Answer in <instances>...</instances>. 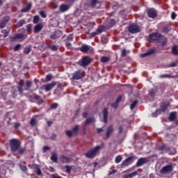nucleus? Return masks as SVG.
<instances>
[{
  "label": "nucleus",
  "mask_w": 178,
  "mask_h": 178,
  "mask_svg": "<svg viewBox=\"0 0 178 178\" xmlns=\"http://www.w3.org/2000/svg\"><path fill=\"white\" fill-rule=\"evenodd\" d=\"M148 40L149 42H161L162 45H165V44H166V38L158 33L149 35Z\"/></svg>",
  "instance_id": "1"
},
{
  "label": "nucleus",
  "mask_w": 178,
  "mask_h": 178,
  "mask_svg": "<svg viewBox=\"0 0 178 178\" xmlns=\"http://www.w3.org/2000/svg\"><path fill=\"white\" fill-rule=\"evenodd\" d=\"M104 147H105V145H104V144H102L101 145H97L93 149H90L85 154V156L89 159L95 158L97 154H98V152H99V150L102 149Z\"/></svg>",
  "instance_id": "2"
},
{
  "label": "nucleus",
  "mask_w": 178,
  "mask_h": 178,
  "mask_svg": "<svg viewBox=\"0 0 178 178\" xmlns=\"http://www.w3.org/2000/svg\"><path fill=\"white\" fill-rule=\"evenodd\" d=\"M21 145L22 143H20V140L16 138L10 140V148L13 152H17V149L20 148Z\"/></svg>",
  "instance_id": "3"
},
{
  "label": "nucleus",
  "mask_w": 178,
  "mask_h": 178,
  "mask_svg": "<svg viewBox=\"0 0 178 178\" xmlns=\"http://www.w3.org/2000/svg\"><path fill=\"white\" fill-rule=\"evenodd\" d=\"M172 172H173V165L172 164L163 167L160 170L161 175H168V173H172Z\"/></svg>",
  "instance_id": "4"
},
{
  "label": "nucleus",
  "mask_w": 178,
  "mask_h": 178,
  "mask_svg": "<svg viewBox=\"0 0 178 178\" xmlns=\"http://www.w3.org/2000/svg\"><path fill=\"white\" fill-rule=\"evenodd\" d=\"M129 31L131 34H136V33H140V31H141V27L138 26V25L136 24H131L129 26Z\"/></svg>",
  "instance_id": "5"
},
{
  "label": "nucleus",
  "mask_w": 178,
  "mask_h": 178,
  "mask_svg": "<svg viewBox=\"0 0 178 178\" xmlns=\"http://www.w3.org/2000/svg\"><path fill=\"white\" fill-rule=\"evenodd\" d=\"M84 76H86L84 71L78 70L72 74V80H80V79H83Z\"/></svg>",
  "instance_id": "6"
},
{
  "label": "nucleus",
  "mask_w": 178,
  "mask_h": 178,
  "mask_svg": "<svg viewBox=\"0 0 178 178\" xmlns=\"http://www.w3.org/2000/svg\"><path fill=\"white\" fill-rule=\"evenodd\" d=\"M56 84H58L56 83V81H54L51 83L44 85V86H42V90H44V91L48 92V91H51V90H52V88H54V87H55V86H56Z\"/></svg>",
  "instance_id": "7"
},
{
  "label": "nucleus",
  "mask_w": 178,
  "mask_h": 178,
  "mask_svg": "<svg viewBox=\"0 0 178 178\" xmlns=\"http://www.w3.org/2000/svg\"><path fill=\"white\" fill-rule=\"evenodd\" d=\"M27 38V35H24L22 33L15 34L14 36L11 37L12 41H16V40H20L23 41Z\"/></svg>",
  "instance_id": "8"
},
{
  "label": "nucleus",
  "mask_w": 178,
  "mask_h": 178,
  "mask_svg": "<svg viewBox=\"0 0 178 178\" xmlns=\"http://www.w3.org/2000/svg\"><path fill=\"white\" fill-rule=\"evenodd\" d=\"M156 10L154 8H149L147 10V16L152 19H155L157 16Z\"/></svg>",
  "instance_id": "9"
},
{
  "label": "nucleus",
  "mask_w": 178,
  "mask_h": 178,
  "mask_svg": "<svg viewBox=\"0 0 178 178\" xmlns=\"http://www.w3.org/2000/svg\"><path fill=\"white\" fill-rule=\"evenodd\" d=\"M91 63V58L88 56H85L81 61V66H88Z\"/></svg>",
  "instance_id": "10"
},
{
  "label": "nucleus",
  "mask_w": 178,
  "mask_h": 178,
  "mask_svg": "<svg viewBox=\"0 0 178 178\" xmlns=\"http://www.w3.org/2000/svg\"><path fill=\"white\" fill-rule=\"evenodd\" d=\"M133 163V156H129L127 159L124 160L122 163V166H129Z\"/></svg>",
  "instance_id": "11"
},
{
  "label": "nucleus",
  "mask_w": 178,
  "mask_h": 178,
  "mask_svg": "<svg viewBox=\"0 0 178 178\" xmlns=\"http://www.w3.org/2000/svg\"><path fill=\"white\" fill-rule=\"evenodd\" d=\"M147 163V159L145 158H140L138 160L136 163L137 168H140V166H143V165H145Z\"/></svg>",
  "instance_id": "12"
},
{
  "label": "nucleus",
  "mask_w": 178,
  "mask_h": 178,
  "mask_svg": "<svg viewBox=\"0 0 178 178\" xmlns=\"http://www.w3.org/2000/svg\"><path fill=\"white\" fill-rule=\"evenodd\" d=\"M113 127L112 125L109 126L107 128V131L106 133V138H109V137L111 136V134H112L113 133Z\"/></svg>",
  "instance_id": "13"
},
{
  "label": "nucleus",
  "mask_w": 178,
  "mask_h": 178,
  "mask_svg": "<svg viewBox=\"0 0 178 178\" xmlns=\"http://www.w3.org/2000/svg\"><path fill=\"white\" fill-rule=\"evenodd\" d=\"M9 22V17H4L0 22V29H3L5 26H6V24Z\"/></svg>",
  "instance_id": "14"
},
{
  "label": "nucleus",
  "mask_w": 178,
  "mask_h": 178,
  "mask_svg": "<svg viewBox=\"0 0 178 178\" xmlns=\"http://www.w3.org/2000/svg\"><path fill=\"white\" fill-rule=\"evenodd\" d=\"M137 175H138V172L135 171L131 174H127V175H122V178H133V177H136Z\"/></svg>",
  "instance_id": "15"
},
{
  "label": "nucleus",
  "mask_w": 178,
  "mask_h": 178,
  "mask_svg": "<svg viewBox=\"0 0 178 178\" xmlns=\"http://www.w3.org/2000/svg\"><path fill=\"white\" fill-rule=\"evenodd\" d=\"M42 24H36L33 28L34 33H40L42 30Z\"/></svg>",
  "instance_id": "16"
},
{
  "label": "nucleus",
  "mask_w": 178,
  "mask_h": 178,
  "mask_svg": "<svg viewBox=\"0 0 178 178\" xmlns=\"http://www.w3.org/2000/svg\"><path fill=\"white\" fill-rule=\"evenodd\" d=\"M70 7H69L66 4H61L60 6V11L62 12L63 13L65 12H67V10H69Z\"/></svg>",
  "instance_id": "17"
},
{
  "label": "nucleus",
  "mask_w": 178,
  "mask_h": 178,
  "mask_svg": "<svg viewBox=\"0 0 178 178\" xmlns=\"http://www.w3.org/2000/svg\"><path fill=\"white\" fill-rule=\"evenodd\" d=\"M60 161L63 162V163H69L70 162V159L66 156H60Z\"/></svg>",
  "instance_id": "18"
},
{
  "label": "nucleus",
  "mask_w": 178,
  "mask_h": 178,
  "mask_svg": "<svg viewBox=\"0 0 178 178\" xmlns=\"http://www.w3.org/2000/svg\"><path fill=\"white\" fill-rule=\"evenodd\" d=\"M155 52V49H150L147 52L140 54L141 58H145L146 56H149V55H152Z\"/></svg>",
  "instance_id": "19"
},
{
  "label": "nucleus",
  "mask_w": 178,
  "mask_h": 178,
  "mask_svg": "<svg viewBox=\"0 0 178 178\" xmlns=\"http://www.w3.org/2000/svg\"><path fill=\"white\" fill-rule=\"evenodd\" d=\"M103 116L104 123H108V110L106 108L103 110Z\"/></svg>",
  "instance_id": "20"
},
{
  "label": "nucleus",
  "mask_w": 178,
  "mask_h": 178,
  "mask_svg": "<svg viewBox=\"0 0 178 178\" xmlns=\"http://www.w3.org/2000/svg\"><path fill=\"white\" fill-rule=\"evenodd\" d=\"M31 9V3H29L26 8H24L21 10L22 13H27Z\"/></svg>",
  "instance_id": "21"
},
{
  "label": "nucleus",
  "mask_w": 178,
  "mask_h": 178,
  "mask_svg": "<svg viewBox=\"0 0 178 178\" xmlns=\"http://www.w3.org/2000/svg\"><path fill=\"white\" fill-rule=\"evenodd\" d=\"M50 159L53 162H58V154L55 152L51 153V156L50 157Z\"/></svg>",
  "instance_id": "22"
},
{
  "label": "nucleus",
  "mask_w": 178,
  "mask_h": 178,
  "mask_svg": "<svg viewBox=\"0 0 178 178\" xmlns=\"http://www.w3.org/2000/svg\"><path fill=\"white\" fill-rule=\"evenodd\" d=\"M89 50H90V47H88V45H83L81 47V52H83L84 54H86V52H88Z\"/></svg>",
  "instance_id": "23"
},
{
  "label": "nucleus",
  "mask_w": 178,
  "mask_h": 178,
  "mask_svg": "<svg viewBox=\"0 0 178 178\" xmlns=\"http://www.w3.org/2000/svg\"><path fill=\"white\" fill-rule=\"evenodd\" d=\"M79 125H76L72 129V134L74 136H76V135L79 134Z\"/></svg>",
  "instance_id": "24"
},
{
  "label": "nucleus",
  "mask_w": 178,
  "mask_h": 178,
  "mask_svg": "<svg viewBox=\"0 0 178 178\" xmlns=\"http://www.w3.org/2000/svg\"><path fill=\"white\" fill-rule=\"evenodd\" d=\"M94 122H95L94 118H88L85 122V126H87V124H90V123H94Z\"/></svg>",
  "instance_id": "25"
},
{
  "label": "nucleus",
  "mask_w": 178,
  "mask_h": 178,
  "mask_svg": "<svg viewBox=\"0 0 178 178\" xmlns=\"http://www.w3.org/2000/svg\"><path fill=\"white\" fill-rule=\"evenodd\" d=\"M172 53L173 55H178V46L174 45L172 48Z\"/></svg>",
  "instance_id": "26"
},
{
  "label": "nucleus",
  "mask_w": 178,
  "mask_h": 178,
  "mask_svg": "<svg viewBox=\"0 0 178 178\" xmlns=\"http://www.w3.org/2000/svg\"><path fill=\"white\" fill-rule=\"evenodd\" d=\"M26 24V20L24 19H21L19 21H18V22L16 24V27H22V26H23V24Z\"/></svg>",
  "instance_id": "27"
},
{
  "label": "nucleus",
  "mask_w": 178,
  "mask_h": 178,
  "mask_svg": "<svg viewBox=\"0 0 178 178\" xmlns=\"http://www.w3.org/2000/svg\"><path fill=\"white\" fill-rule=\"evenodd\" d=\"M170 122H173L176 119V113H171L169 116Z\"/></svg>",
  "instance_id": "28"
},
{
  "label": "nucleus",
  "mask_w": 178,
  "mask_h": 178,
  "mask_svg": "<svg viewBox=\"0 0 178 178\" xmlns=\"http://www.w3.org/2000/svg\"><path fill=\"white\" fill-rule=\"evenodd\" d=\"M122 159H123V158L122 157V156L118 155L115 157V163H120V162H122Z\"/></svg>",
  "instance_id": "29"
},
{
  "label": "nucleus",
  "mask_w": 178,
  "mask_h": 178,
  "mask_svg": "<svg viewBox=\"0 0 178 178\" xmlns=\"http://www.w3.org/2000/svg\"><path fill=\"white\" fill-rule=\"evenodd\" d=\"M38 22H40V16L38 15H35L33 17V23L34 24H37V23H38Z\"/></svg>",
  "instance_id": "30"
},
{
  "label": "nucleus",
  "mask_w": 178,
  "mask_h": 178,
  "mask_svg": "<svg viewBox=\"0 0 178 178\" xmlns=\"http://www.w3.org/2000/svg\"><path fill=\"white\" fill-rule=\"evenodd\" d=\"M109 60V58L106 57V56H103L101 58V61L103 63H106V62H108Z\"/></svg>",
  "instance_id": "31"
},
{
  "label": "nucleus",
  "mask_w": 178,
  "mask_h": 178,
  "mask_svg": "<svg viewBox=\"0 0 178 178\" xmlns=\"http://www.w3.org/2000/svg\"><path fill=\"white\" fill-rule=\"evenodd\" d=\"M97 2H98L97 0H91L90 1V6H92V8H95V6L97 5Z\"/></svg>",
  "instance_id": "32"
},
{
  "label": "nucleus",
  "mask_w": 178,
  "mask_h": 178,
  "mask_svg": "<svg viewBox=\"0 0 178 178\" xmlns=\"http://www.w3.org/2000/svg\"><path fill=\"white\" fill-rule=\"evenodd\" d=\"M169 108V104H162L161 105V109L162 111H163V112H165V111H166V109Z\"/></svg>",
  "instance_id": "33"
},
{
  "label": "nucleus",
  "mask_w": 178,
  "mask_h": 178,
  "mask_svg": "<svg viewBox=\"0 0 178 178\" xmlns=\"http://www.w3.org/2000/svg\"><path fill=\"white\" fill-rule=\"evenodd\" d=\"M39 15L42 17L43 19H45L47 17V14H45V12L41 10L39 12Z\"/></svg>",
  "instance_id": "34"
},
{
  "label": "nucleus",
  "mask_w": 178,
  "mask_h": 178,
  "mask_svg": "<svg viewBox=\"0 0 178 178\" xmlns=\"http://www.w3.org/2000/svg\"><path fill=\"white\" fill-rule=\"evenodd\" d=\"M36 124H37V121L35 120V119L32 118L30 122L31 126H35Z\"/></svg>",
  "instance_id": "35"
},
{
  "label": "nucleus",
  "mask_w": 178,
  "mask_h": 178,
  "mask_svg": "<svg viewBox=\"0 0 178 178\" xmlns=\"http://www.w3.org/2000/svg\"><path fill=\"white\" fill-rule=\"evenodd\" d=\"M58 106V103H54L51 104V106H50V109H56Z\"/></svg>",
  "instance_id": "36"
},
{
  "label": "nucleus",
  "mask_w": 178,
  "mask_h": 178,
  "mask_svg": "<svg viewBox=\"0 0 178 178\" xmlns=\"http://www.w3.org/2000/svg\"><path fill=\"white\" fill-rule=\"evenodd\" d=\"M52 80V75L51 74H47L46 76V81H51Z\"/></svg>",
  "instance_id": "37"
},
{
  "label": "nucleus",
  "mask_w": 178,
  "mask_h": 178,
  "mask_svg": "<svg viewBox=\"0 0 178 178\" xmlns=\"http://www.w3.org/2000/svg\"><path fill=\"white\" fill-rule=\"evenodd\" d=\"M66 133V135L68 136V137H72L73 136H74L73 134V132L70 131H65Z\"/></svg>",
  "instance_id": "38"
},
{
  "label": "nucleus",
  "mask_w": 178,
  "mask_h": 178,
  "mask_svg": "<svg viewBox=\"0 0 178 178\" xmlns=\"http://www.w3.org/2000/svg\"><path fill=\"white\" fill-rule=\"evenodd\" d=\"M136 105H137V101H134L131 104V109L133 110L134 108H136Z\"/></svg>",
  "instance_id": "39"
},
{
  "label": "nucleus",
  "mask_w": 178,
  "mask_h": 178,
  "mask_svg": "<svg viewBox=\"0 0 178 178\" xmlns=\"http://www.w3.org/2000/svg\"><path fill=\"white\" fill-rule=\"evenodd\" d=\"M20 48H22V45L18 44L15 45V47H14V51H19Z\"/></svg>",
  "instance_id": "40"
},
{
  "label": "nucleus",
  "mask_w": 178,
  "mask_h": 178,
  "mask_svg": "<svg viewBox=\"0 0 178 178\" xmlns=\"http://www.w3.org/2000/svg\"><path fill=\"white\" fill-rule=\"evenodd\" d=\"M31 51V48L30 47H26L24 50V54H30V51Z\"/></svg>",
  "instance_id": "41"
},
{
  "label": "nucleus",
  "mask_w": 178,
  "mask_h": 178,
  "mask_svg": "<svg viewBox=\"0 0 178 178\" xmlns=\"http://www.w3.org/2000/svg\"><path fill=\"white\" fill-rule=\"evenodd\" d=\"M37 175L38 176H41L42 172H41V168H40V166L37 167V170H36Z\"/></svg>",
  "instance_id": "42"
},
{
  "label": "nucleus",
  "mask_w": 178,
  "mask_h": 178,
  "mask_svg": "<svg viewBox=\"0 0 178 178\" xmlns=\"http://www.w3.org/2000/svg\"><path fill=\"white\" fill-rule=\"evenodd\" d=\"M17 151L19 152V154H23L24 153V151H26V149L19 147V149H17Z\"/></svg>",
  "instance_id": "43"
},
{
  "label": "nucleus",
  "mask_w": 178,
  "mask_h": 178,
  "mask_svg": "<svg viewBox=\"0 0 178 178\" xmlns=\"http://www.w3.org/2000/svg\"><path fill=\"white\" fill-rule=\"evenodd\" d=\"M67 173H70L72 172V168L69 165L65 166Z\"/></svg>",
  "instance_id": "44"
},
{
  "label": "nucleus",
  "mask_w": 178,
  "mask_h": 178,
  "mask_svg": "<svg viewBox=\"0 0 178 178\" xmlns=\"http://www.w3.org/2000/svg\"><path fill=\"white\" fill-rule=\"evenodd\" d=\"M20 169L22 172H26L27 170V167L26 165H20Z\"/></svg>",
  "instance_id": "45"
},
{
  "label": "nucleus",
  "mask_w": 178,
  "mask_h": 178,
  "mask_svg": "<svg viewBox=\"0 0 178 178\" xmlns=\"http://www.w3.org/2000/svg\"><path fill=\"white\" fill-rule=\"evenodd\" d=\"M169 77H170L169 74H163L160 76V79H168Z\"/></svg>",
  "instance_id": "46"
},
{
  "label": "nucleus",
  "mask_w": 178,
  "mask_h": 178,
  "mask_svg": "<svg viewBox=\"0 0 178 178\" xmlns=\"http://www.w3.org/2000/svg\"><path fill=\"white\" fill-rule=\"evenodd\" d=\"M2 33H3V34H4L3 37H8V35L9 34V32H8V31H6V30H3Z\"/></svg>",
  "instance_id": "47"
},
{
  "label": "nucleus",
  "mask_w": 178,
  "mask_h": 178,
  "mask_svg": "<svg viewBox=\"0 0 178 178\" xmlns=\"http://www.w3.org/2000/svg\"><path fill=\"white\" fill-rule=\"evenodd\" d=\"M171 19H172V20H175V19H176V13L172 12V13H171Z\"/></svg>",
  "instance_id": "48"
},
{
  "label": "nucleus",
  "mask_w": 178,
  "mask_h": 178,
  "mask_svg": "<svg viewBox=\"0 0 178 178\" xmlns=\"http://www.w3.org/2000/svg\"><path fill=\"white\" fill-rule=\"evenodd\" d=\"M50 49H51V51H57L58 47L55 45H52V46L50 47Z\"/></svg>",
  "instance_id": "49"
},
{
  "label": "nucleus",
  "mask_w": 178,
  "mask_h": 178,
  "mask_svg": "<svg viewBox=\"0 0 178 178\" xmlns=\"http://www.w3.org/2000/svg\"><path fill=\"white\" fill-rule=\"evenodd\" d=\"M122 56H126V55H127V51H126V49H123L122 50Z\"/></svg>",
  "instance_id": "50"
},
{
  "label": "nucleus",
  "mask_w": 178,
  "mask_h": 178,
  "mask_svg": "<svg viewBox=\"0 0 178 178\" xmlns=\"http://www.w3.org/2000/svg\"><path fill=\"white\" fill-rule=\"evenodd\" d=\"M26 29H27L28 31H31V29H33V25H31V24H28V25L26 26Z\"/></svg>",
  "instance_id": "51"
},
{
  "label": "nucleus",
  "mask_w": 178,
  "mask_h": 178,
  "mask_svg": "<svg viewBox=\"0 0 178 178\" xmlns=\"http://www.w3.org/2000/svg\"><path fill=\"white\" fill-rule=\"evenodd\" d=\"M49 149V147H48V146L43 147V152H46Z\"/></svg>",
  "instance_id": "52"
},
{
  "label": "nucleus",
  "mask_w": 178,
  "mask_h": 178,
  "mask_svg": "<svg viewBox=\"0 0 178 178\" xmlns=\"http://www.w3.org/2000/svg\"><path fill=\"white\" fill-rule=\"evenodd\" d=\"M26 87H31V81H27L26 82Z\"/></svg>",
  "instance_id": "53"
},
{
  "label": "nucleus",
  "mask_w": 178,
  "mask_h": 178,
  "mask_svg": "<svg viewBox=\"0 0 178 178\" xmlns=\"http://www.w3.org/2000/svg\"><path fill=\"white\" fill-rule=\"evenodd\" d=\"M111 106L116 109V108H118V103L115 102V103L111 104Z\"/></svg>",
  "instance_id": "54"
},
{
  "label": "nucleus",
  "mask_w": 178,
  "mask_h": 178,
  "mask_svg": "<svg viewBox=\"0 0 178 178\" xmlns=\"http://www.w3.org/2000/svg\"><path fill=\"white\" fill-rule=\"evenodd\" d=\"M121 101H122V96H118V97L117 98V100H116V103L119 104V102Z\"/></svg>",
  "instance_id": "55"
},
{
  "label": "nucleus",
  "mask_w": 178,
  "mask_h": 178,
  "mask_svg": "<svg viewBox=\"0 0 178 178\" xmlns=\"http://www.w3.org/2000/svg\"><path fill=\"white\" fill-rule=\"evenodd\" d=\"M19 127H20V123L15 122V129H18Z\"/></svg>",
  "instance_id": "56"
},
{
  "label": "nucleus",
  "mask_w": 178,
  "mask_h": 178,
  "mask_svg": "<svg viewBox=\"0 0 178 178\" xmlns=\"http://www.w3.org/2000/svg\"><path fill=\"white\" fill-rule=\"evenodd\" d=\"M96 33H97V34H101V33H102V29L101 28H98Z\"/></svg>",
  "instance_id": "57"
},
{
  "label": "nucleus",
  "mask_w": 178,
  "mask_h": 178,
  "mask_svg": "<svg viewBox=\"0 0 178 178\" xmlns=\"http://www.w3.org/2000/svg\"><path fill=\"white\" fill-rule=\"evenodd\" d=\"M177 63H172L170 65V67H175V66H177Z\"/></svg>",
  "instance_id": "58"
},
{
  "label": "nucleus",
  "mask_w": 178,
  "mask_h": 178,
  "mask_svg": "<svg viewBox=\"0 0 178 178\" xmlns=\"http://www.w3.org/2000/svg\"><path fill=\"white\" fill-rule=\"evenodd\" d=\"M66 47H68L69 49H70V48H72V43H70V42H67L65 44Z\"/></svg>",
  "instance_id": "59"
},
{
  "label": "nucleus",
  "mask_w": 178,
  "mask_h": 178,
  "mask_svg": "<svg viewBox=\"0 0 178 178\" xmlns=\"http://www.w3.org/2000/svg\"><path fill=\"white\" fill-rule=\"evenodd\" d=\"M90 35L91 37H95V35H98V33H97V31H95L90 33Z\"/></svg>",
  "instance_id": "60"
},
{
  "label": "nucleus",
  "mask_w": 178,
  "mask_h": 178,
  "mask_svg": "<svg viewBox=\"0 0 178 178\" xmlns=\"http://www.w3.org/2000/svg\"><path fill=\"white\" fill-rule=\"evenodd\" d=\"M163 31L164 33H168V32H169V29H168V27H164V28L163 29Z\"/></svg>",
  "instance_id": "61"
},
{
  "label": "nucleus",
  "mask_w": 178,
  "mask_h": 178,
  "mask_svg": "<svg viewBox=\"0 0 178 178\" xmlns=\"http://www.w3.org/2000/svg\"><path fill=\"white\" fill-rule=\"evenodd\" d=\"M47 126L49 127H51V126L52 125V123L54 122H52V121H47Z\"/></svg>",
  "instance_id": "62"
},
{
  "label": "nucleus",
  "mask_w": 178,
  "mask_h": 178,
  "mask_svg": "<svg viewBox=\"0 0 178 178\" xmlns=\"http://www.w3.org/2000/svg\"><path fill=\"white\" fill-rule=\"evenodd\" d=\"M63 87V85H62V83H58L57 84V88H62Z\"/></svg>",
  "instance_id": "63"
},
{
  "label": "nucleus",
  "mask_w": 178,
  "mask_h": 178,
  "mask_svg": "<svg viewBox=\"0 0 178 178\" xmlns=\"http://www.w3.org/2000/svg\"><path fill=\"white\" fill-rule=\"evenodd\" d=\"M41 99V97L38 96V95H35L34 96V99H38L40 100Z\"/></svg>",
  "instance_id": "64"
}]
</instances>
